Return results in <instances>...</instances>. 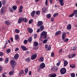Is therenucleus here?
<instances>
[{
	"mask_svg": "<svg viewBox=\"0 0 77 77\" xmlns=\"http://www.w3.org/2000/svg\"><path fill=\"white\" fill-rule=\"evenodd\" d=\"M47 33L46 32L43 31L42 32L41 34V37H43L44 39H45L47 38Z\"/></svg>",
	"mask_w": 77,
	"mask_h": 77,
	"instance_id": "f257e3e1",
	"label": "nucleus"
},
{
	"mask_svg": "<svg viewBox=\"0 0 77 77\" xmlns=\"http://www.w3.org/2000/svg\"><path fill=\"white\" fill-rule=\"evenodd\" d=\"M66 72V70L65 68H63L60 69V72L62 74H65Z\"/></svg>",
	"mask_w": 77,
	"mask_h": 77,
	"instance_id": "f03ea898",
	"label": "nucleus"
},
{
	"mask_svg": "<svg viewBox=\"0 0 77 77\" xmlns=\"http://www.w3.org/2000/svg\"><path fill=\"white\" fill-rule=\"evenodd\" d=\"M66 33L65 32H62V38L63 40L65 39L66 38Z\"/></svg>",
	"mask_w": 77,
	"mask_h": 77,
	"instance_id": "7ed1b4c3",
	"label": "nucleus"
},
{
	"mask_svg": "<svg viewBox=\"0 0 77 77\" xmlns=\"http://www.w3.org/2000/svg\"><path fill=\"white\" fill-rule=\"evenodd\" d=\"M39 66L41 69H44L45 67V64L42 63L40 64Z\"/></svg>",
	"mask_w": 77,
	"mask_h": 77,
	"instance_id": "20e7f679",
	"label": "nucleus"
},
{
	"mask_svg": "<svg viewBox=\"0 0 77 77\" xmlns=\"http://www.w3.org/2000/svg\"><path fill=\"white\" fill-rule=\"evenodd\" d=\"M10 63L13 66H14L16 65V62L14 60H11L10 61Z\"/></svg>",
	"mask_w": 77,
	"mask_h": 77,
	"instance_id": "39448f33",
	"label": "nucleus"
},
{
	"mask_svg": "<svg viewBox=\"0 0 77 77\" xmlns=\"http://www.w3.org/2000/svg\"><path fill=\"white\" fill-rule=\"evenodd\" d=\"M36 57H37V54H34L32 56L31 59L32 60H34L36 58Z\"/></svg>",
	"mask_w": 77,
	"mask_h": 77,
	"instance_id": "423d86ee",
	"label": "nucleus"
},
{
	"mask_svg": "<svg viewBox=\"0 0 77 77\" xmlns=\"http://www.w3.org/2000/svg\"><path fill=\"white\" fill-rule=\"evenodd\" d=\"M6 8L5 7H2L1 9V12L2 13H4V12H6Z\"/></svg>",
	"mask_w": 77,
	"mask_h": 77,
	"instance_id": "0eeeda50",
	"label": "nucleus"
},
{
	"mask_svg": "<svg viewBox=\"0 0 77 77\" xmlns=\"http://www.w3.org/2000/svg\"><path fill=\"white\" fill-rule=\"evenodd\" d=\"M43 24V22L42 21H38L37 23V25L38 27H40Z\"/></svg>",
	"mask_w": 77,
	"mask_h": 77,
	"instance_id": "6e6552de",
	"label": "nucleus"
},
{
	"mask_svg": "<svg viewBox=\"0 0 77 77\" xmlns=\"http://www.w3.org/2000/svg\"><path fill=\"white\" fill-rule=\"evenodd\" d=\"M48 9L47 8L45 7H43L42 9V11L43 12V14L44 13H46V12L47 11Z\"/></svg>",
	"mask_w": 77,
	"mask_h": 77,
	"instance_id": "1a4fd4ad",
	"label": "nucleus"
},
{
	"mask_svg": "<svg viewBox=\"0 0 77 77\" xmlns=\"http://www.w3.org/2000/svg\"><path fill=\"white\" fill-rule=\"evenodd\" d=\"M5 22V24L8 25V26H9L11 24V22L9 20H6Z\"/></svg>",
	"mask_w": 77,
	"mask_h": 77,
	"instance_id": "9d476101",
	"label": "nucleus"
},
{
	"mask_svg": "<svg viewBox=\"0 0 77 77\" xmlns=\"http://www.w3.org/2000/svg\"><path fill=\"white\" fill-rule=\"evenodd\" d=\"M23 21V17H20L19 19L18 20V23L19 24H20L21 23L22 21Z\"/></svg>",
	"mask_w": 77,
	"mask_h": 77,
	"instance_id": "9b49d317",
	"label": "nucleus"
},
{
	"mask_svg": "<svg viewBox=\"0 0 77 77\" xmlns=\"http://www.w3.org/2000/svg\"><path fill=\"white\" fill-rule=\"evenodd\" d=\"M59 2H60V3L61 6H63V5H64L63 0H60Z\"/></svg>",
	"mask_w": 77,
	"mask_h": 77,
	"instance_id": "f8f14e48",
	"label": "nucleus"
},
{
	"mask_svg": "<svg viewBox=\"0 0 77 77\" xmlns=\"http://www.w3.org/2000/svg\"><path fill=\"white\" fill-rule=\"evenodd\" d=\"M27 30L30 33H32L33 32V29L30 28H29Z\"/></svg>",
	"mask_w": 77,
	"mask_h": 77,
	"instance_id": "ddd939ff",
	"label": "nucleus"
},
{
	"mask_svg": "<svg viewBox=\"0 0 77 77\" xmlns=\"http://www.w3.org/2000/svg\"><path fill=\"white\" fill-rule=\"evenodd\" d=\"M74 15L75 14V17H77V10H74L73 11V13Z\"/></svg>",
	"mask_w": 77,
	"mask_h": 77,
	"instance_id": "4468645a",
	"label": "nucleus"
},
{
	"mask_svg": "<svg viewBox=\"0 0 77 77\" xmlns=\"http://www.w3.org/2000/svg\"><path fill=\"white\" fill-rule=\"evenodd\" d=\"M35 11H33L31 12V15L32 17H35Z\"/></svg>",
	"mask_w": 77,
	"mask_h": 77,
	"instance_id": "2eb2a0df",
	"label": "nucleus"
},
{
	"mask_svg": "<svg viewBox=\"0 0 77 77\" xmlns=\"http://www.w3.org/2000/svg\"><path fill=\"white\" fill-rule=\"evenodd\" d=\"M67 30H71V24H69L67 27Z\"/></svg>",
	"mask_w": 77,
	"mask_h": 77,
	"instance_id": "dca6fc26",
	"label": "nucleus"
},
{
	"mask_svg": "<svg viewBox=\"0 0 77 77\" xmlns=\"http://www.w3.org/2000/svg\"><path fill=\"white\" fill-rule=\"evenodd\" d=\"M14 59H17L19 57V55L18 54H16L14 56Z\"/></svg>",
	"mask_w": 77,
	"mask_h": 77,
	"instance_id": "f3484780",
	"label": "nucleus"
},
{
	"mask_svg": "<svg viewBox=\"0 0 77 77\" xmlns=\"http://www.w3.org/2000/svg\"><path fill=\"white\" fill-rule=\"evenodd\" d=\"M21 47L22 50H23V51H26V50H27V48H26V47L23 46H21Z\"/></svg>",
	"mask_w": 77,
	"mask_h": 77,
	"instance_id": "a211bd4d",
	"label": "nucleus"
},
{
	"mask_svg": "<svg viewBox=\"0 0 77 77\" xmlns=\"http://www.w3.org/2000/svg\"><path fill=\"white\" fill-rule=\"evenodd\" d=\"M68 62L67 61L65 60L64 62V66H66V65H68Z\"/></svg>",
	"mask_w": 77,
	"mask_h": 77,
	"instance_id": "6ab92c4d",
	"label": "nucleus"
},
{
	"mask_svg": "<svg viewBox=\"0 0 77 77\" xmlns=\"http://www.w3.org/2000/svg\"><path fill=\"white\" fill-rule=\"evenodd\" d=\"M61 33V31H57L55 34V36H57V35H59Z\"/></svg>",
	"mask_w": 77,
	"mask_h": 77,
	"instance_id": "aec40b11",
	"label": "nucleus"
},
{
	"mask_svg": "<svg viewBox=\"0 0 77 77\" xmlns=\"http://www.w3.org/2000/svg\"><path fill=\"white\" fill-rule=\"evenodd\" d=\"M39 61L40 62H43V61H44V57H40L39 59Z\"/></svg>",
	"mask_w": 77,
	"mask_h": 77,
	"instance_id": "412c9836",
	"label": "nucleus"
},
{
	"mask_svg": "<svg viewBox=\"0 0 77 77\" xmlns=\"http://www.w3.org/2000/svg\"><path fill=\"white\" fill-rule=\"evenodd\" d=\"M23 7L22 6H21L20 7V8L19 9V12H20V13H21V12H22V9H23Z\"/></svg>",
	"mask_w": 77,
	"mask_h": 77,
	"instance_id": "4be33fe9",
	"label": "nucleus"
},
{
	"mask_svg": "<svg viewBox=\"0 0 77 77\" xmlns=\"http://www.w3.org/2000/svg\"><path fill=\"white\" fill-rule=\"evenodd\" d=\"M56 76L57 75L56 73H52L50 76V77H56Z\"/></svg>",
	"mask_w": 77,
	"mask_h": 77,
	"instance_id": "5701e85b",
	"label": "nucleus"
},
{
	"mask_svg": "<svg viewBox=\"0 0 77 77\" xmlns=\"http://www.w3.org/2000/svg\"><path fill=\"white\" fill-rule=\"evenodd\" d=\"M44 26H41L40 27V32H41L44 30Z\"/></svg>",
	"mask_w": 77,
	"mask_h": 77,
	"instance_id": "b1692460",
	"label": "nucleus"
},
{
	"mask_svg": "<svg viewBox=\"0 0 77 77\" xmlns=\"http://www.w3.org/2000/svg\"><path fill=\"white\" fill-rule=\"evenodd\" d=\"M28 41L29 42H31L32 41V37H30L29 38H28Z\"/></svg>",
	"mask_w": 77,
	"mask_h": 77,
	"instance_id": "393cba45",
	"label": "nucleus"
},
{
	"mask_svg": "<svg viewBox=\"0 0 77 77\" xmlns=\"http://www.w3.org/2000/svg\"><path fill=\"white\" fill-rule=\"evenodd\" d=\"M75 66V64H70V67L72 68H74Z\"/></svg>",
	"mask_w": 77,
	"mask_h": 77,
	"instance_id": "a878e982",
	"label": "nucleus"
},
{
	"mask_svg": "<svg viewBox=\"0 0 77 77\" xmlns=\"http://www.w3.org/2000/svg\"><path fill=\"white\" fill-rule=\"evenodd\" d=\"M34 45L35 46H38V42L36 41L34 42Z\"/></svg>",
	"mask_w": 77,
	"mask_h": 77,
	"instance_id": "bb28decb",
	"label": "nucleus"
},
{
	"mask_svg": "<svg viewBox=\"0 0 77 77\" xmlns=\"http://www.w3.org/2000/svg\"><path fill=\"white\" fill-rule=\"evenodd\" d=\"M23 21L24 23H27V19L26 18H23Z\"/></svg>",
	"mask_w": 77,
	"mask_h": 77,
	"instance_id": "cd10ccee",
	"label": "nucleus"
},
{
	"mask_svg": "<svg viewBox=\"0 0 77 77\" xmlns=\"http://www.w3.org/2000/svg\"><path fill=\"white\" fill-rule=\"evenodd\" d=\"M14 73V71H11L9 73V74L10 75H13Z\"/></svg>",
	"mask_w": 77,
	"mask_h": 77,
	"instance_id": "c85d7f7f",
	"label": "nucleus"
},
{
	"mask_svg": "<svg viewBox=\"0 0 77 77\" xmlns=\"http://www.w3.org/2000/svg\"><path fill=\"white\" fill-rule=\"evenodd\" d=\"M12 8L13 10L15 11V10H16L17 9V6H14Z\"/></svg>",
	"mask_w": 77,
	"mask_h": 77,
	"instance_id": "c756f323",
	"label": "nucleus"
},
{
	"mask_svg": "<svg viewBox=\"0 0 77 77\" xmlns=\"http://www.w3.org/2000/svg\"><path fill=\"white\" fill-rule=\"evenodd\" d=\"M15 32L16 33H20V30L17 29H16L15 30Z\"/></svg>",
	"mask_w": 77,
	"mask_h": 77,
	"instance_id": "7c9ffc66",
	"label": "nucleus"
},
{
	"mask_svg": "<svg viewBox=\"0 0 77 77\" xmlns=\"http://www.w3.org/2000/svg\"><path fill=\"white\" fill-rule=\"evenodd\" d=\"M58 13H54V14H53V17H57V15H58Z\"/></svg>",
	"mask_w": 77,
	"mask_h": 77,
	"instance_id": "2f4dec72",
	"label": "nucleus"
},
{
	"mask_svg": "<svg viewBox=\"0 0 77 77\" xmlns=\"http://www.w3.org/2000/svg\"><path fill=\"white\" fill-rule=\"evenodd\" d=\"M6 51L7 53L8 54V53H9L10 52H11V50L10 49H8L6 50Z\"/></svg>",
	"mask_w": 77,
	"mask_h": 77,
	"instance_id": "473e14b6",
	"label": "nucleus"
},
{
	"mask_svg": "<svg viewBox=\"0 0 77 77\" xmlns=\"http://www.w3.org/2000/svg\"><path fill=\"white\" fill-rule=\"evenodd\" d=\"M15 36V39L16 40H17L19 39V37L18 35H16Z\"/></svg>",
	"mask_w": 77,
	"mask_h": 77,
	"instance_id": "72a5a7b5",
	"label": "nucleus"
},
{
	"mask_svg": "<svg viewBox=\"0 0 77 77\" xmlns=\"http://www.w3.org/2000/svg\"><path fill=\"white\" fill-rule=\"evenodd\" d=\"M77 49V48L76 46H74L73 47V51H75Z\"/></svg>",
	"mask_w": 77,
	"mask_h": 77,
	"instance_id": "f704fd0d",
	"label": "nucleus"
},
{
	"mask_svg": "<svg viewBox=\"0 0 77 77\" xmlns=\"http://www.w3.org/2000/svg\"><path fill=\"white\" fill-rule=\"evenodd\" d=\"M47 17L48 18L50 19V18H51V15L50 14H47Z\"/></svg>",
	"mask_w": 77,
	"mask_h": 77,
	"instance_id": "c9c22d12",
	"label": "nucleus"
},
{
	"mask_svg": "<svg viewBox=\"0 0 77 77\" xmlns=\"http://www.w3.org/2000/svg\"><path fill=\"white\" fill-rule=\"evenodd\" d=\"M58 68L57 67H54L53 68V70L54 71H57Z\"/></svg>",
	"mask_w": 77,
	"mask_h": 77,
	"instance_id": "e433bc0d",
	"label": "nucleus"
},
{
	"mask_svg": "<svg viewBox=\"0 0 77 77\" xmlns=\"http://www.w3.org/2000/svg\"><path fill=\"white\" fill-rule=\"evenodd\" d=\"M6 4V1L5 0H3L2 1V5H5Z\"/></svg>",
	"mask_w": 77,
	"mask_h": 77,
	"instance_id": "4c0bfd02",
	"label": "nucleus"
},
{
	"mask_svg": "<svg viewBox=\"0 0 77 77\" xmlns=\"http://www.w3.org/2000/svg\"><path fill=\"white\" fill-rule=\"evenodd\" d=\"M8 62H9V59L7 58L5 59V63H8Z\"/></svg>",
	"mask_w": 77,
	"mask_h": 77,
	"instance_id": "58836bf2",
	"label": "nucleus"
},
{
	"mask_svg": "<svg viewBox=\"0 0 77 77\" xmlns=\"http://www.w3.org/2000/svg\"><path fill=\"white\" fill-rule=\"evenodd\" d=\"M28 41L27 40H25L23 42L25 44H27Z\"/></svg>",
	"mask_w": 77,
	"mask_h": 77,
	"instance_id": "ea45409f",
	"label": "nucleus"
},
{
	"mask_svg": "<svg viewBox=\"0 0 77 77\" xmlns=\"http://www.w3.org/2000/svg\"><path fill=\"white\" fill-rule=\"evenodd\" d=\"M28 71H29V69L28 68H26L25 69V73H27V72H28Z\"/></svg>",
	"mask_w": 77,
	"mask_h": 77,
	"instance_id": "a19ab883",
	"label": "nucleus"
},
{
	"mask_svg": "<svg viewBox=\"0 0 77 77\" xmlns=\"http://www.w3.org/2000/svg\"><path fill=\"white\" fill-rule=\"evenodd\" d=\"M34 36L35 39H36V38H37V37H38V35H37V34H35Z\"/></svg>",
	"mask_w": 77,
	"mask_h": 77,
	"instance_id": "79ce46f5",
	"label": "nucleus"
},
{
	"mask_svg": "<svg viewBox=\"0 0 77 77\" xmlns=\"http://www.w3.org/2000/svg\"><path fill=\"white\" fill-rule=\"evenodd\" d=\"M71 76L72 77H75V74L74 73H72L71 74Z\"/></svg>",
	"mask_w": 77,
	"mask_h": 77,
	"instance_id": "37998d69",
	"label": "nucleus"
},
{
	"mask_svg": "<svg viewBox=\"0 0 77 77\" xmlns=\"http://www.w3.org/2000/svg\"><path fill=\"white\" fill-rule=\"evenodd\" d=\"M74 16V14H73V13L72 14H71L69 16V17H72Z\"/></svg>",
	"mask_w": 77,
	"mask_h": 77,
	"instance_id": "c03bdc74",
	"label": "nucleus"
},
{
	"mask_svg": "<svg viewBox=\"0 0 77 77\" xmlns=\"http://www.w3.org/2000/svg\"><path fill=\"white\" fill-rule=\"evenodd\" d=\"M36 15H38L40 14V11H36Z\"/></svg>",
	"mask_w": 77,
	"mask_h": 77,
	"instance_id": "a18cd8bd",
	"label": "nucleus"
},
{
	"mask_svg": "<svg viewBox=\"0 0 77 77\" xmlns=\"http://www.w3.org/2000/svg\"><path fill=\"white\" fill-rule=\"evenodd\" d=\"M32 22H33V20L31 19L29 21V24H32Z\"/></svg>",
	"mask_w": 77,
	"mask_h": 77,
	"instance_id": "49530a36",
	"label": "nucleus"
},
{
	"mask_svg": "<svg viewBox=\"0 0 77 77\" xmlns=\"http://www.w3.org/2000/svg\"><path fill=\"white\" fill-rule=\"evenodd\" d=\"M26 60L27 62H30V58H28L26 59Z\"/></svg>",
	"mask_w": 77,
	"mask_h": 77,
	"instance_id": "de8ad7c7",
	"label": "nucleus"
},
{
	"mask_svg": "<svg viewBox=\"0 0 77 77\" xmlns=\"http://www.w3.org/2000/svg\"><path fill=\"white\" fill-rule=\"evenodd\" d=\"M54 52H52L51 54V57H54Z\"/></svg>",
	"mask_w": 77,
	"mask_h": 77,
	"instance_id": "09e8293b",
	"label": "nucleus"
},
{
	"mask_svg": "<svg viewBox=\"0 0 77 77\" xmlns=\"http://www.w3.org/2000/svg\"><path fill=\"white\" fill-rule=\"evenodd\" d=\"M69 40V39L68 38H66L64 39V42H68V41Z\"/></svg>",
	"mask_w": 77,
	"mask_h": 77,
	"instance_id": "8fccbe9b",
	"label": "nucleus"
},
{
	"mask_svg": "<svg viewBox=\"0 0 77 77\" xmlns=\"http://www.w3.org/2000/svg\"><path fill=\"white\" fill-rule=\"evenodd\" d=\"M45 5L48 6V0H46L45 2Z\"/></svg>",
	"mask_w": 77,
	"mask_h": 77,
	"instance_id": "3c124183",
	"label": "nucleus"
},
{
	"mask_svg": "<svg viewBox=\"0 0 77 77\" xmlns=\"http://www.w3.org/2000/svg\"><path fill=\"white\" fill-rule=\"evenodd\" d=\"M47 42V39H45L43 41V43L44 44H45V43H46V42Z\"/></svg>",
	"mask_w": 77,
	"mask_h": 77,
	"instance_id": "603ef678",
	"label": "nucleus"
},
{
	"mask_svg": "<svg viewBox=\"0 0 77 77\" xmlns=\"http://www.w3.org/2000/svg\"><path fill=\"white\" fill-rule=\"evenodd\" d=\"M23 72L24 71L23 70H21L19 73V75H21V74H22L23 73Z\"/></svg>",
	"mask_w": 77,
	"mask_h": 77,
	"instance_id": "864d4df0",
	"label": "nucleus"
},
{
	"mask_svg": "<svg viewBox=\"0 0 77 77\" xmlns=\"http://www.w3.org/2000/svg\"><path fill=\"white\" fill-rule=\"evenodd\" d=\"M48 50L50 51L51 50V46L50 45H49L48 46Z\"/></svg>",
	"mask_w": 77,
	"mask_h": 77,
	"instance_id": "5fc2aeb1",
	"label": "nucleus"
},
{
	"mask_svg": "<svg viewBox=\"0 0 77 77\" xmlns=\"http://www.w3.org/2000/svg\"><path fill=\"white\" fill-rule=\"evenodd\" d=\"M3 71V69L2 67L0 66V72H2Z\"/></svg>",
	"mask_w": 77,
	"mask_h": 77,
	"instance_id": "6e6d98bb",
	"label": "nucleus"
},
{
	"mask_svg": "<svg viewBox=\"0 0 77 77\" xmlns=\"http://www.w3.org/2000/svg\"><path fill=\"white\" fill-rule=\"evenodd\" d=\"M9 11L10 12H13V10L12 8H9Z\"/></svg>",
	"mask_w": 77,
	"mask_h": 77,
	"instance_id": "4d7b16f0",
	"label": "nucleus"
},
{
	"mask_svg": "<svg viewBox=\"0 0 77 77\" xmlns=\"http://www.w3.org/2000/svg\"><path fill=\"white\" fill-rule=\"evenodd\" d=\"M75 56V54H72V55H71L72 57H74Z\"/></svg>",
	"mask_w": 77,
	"mask_h": 77,
	"instance_id": "13d9d810",
	"label": "nucleus"
},
{
	"mask_svg": "<svg viewBox=\"0 0 77 77\" xmlns=\"http://www.w3.org/2000/svg\"><path fill=\"white\" fill-rule=\"evenodd\" d=\"M3 53L2 52H0V56H3Z\"/></svg>",
	"mask_w": 77,
	"mask_h": 77,
	"instance_id": "bf43d9fd",
	"label": "nucleus"
},
{
	"mask_svg": "<svg viewBox=\"0 0 77 77\" xmlns=\"http://www.w3.org/2000/svg\"><path fill=\"white\" fill-rule=\"evenodd\" d=\"M18 50H19V48H16L15 50V51H18Z\"/></svg>",
	"mask_w": 77,
	"mask_h": 77,
	"instance_id": "052dcab7",
	"label": "nucleus"
},
{
	"mask_svg": "<svg viewBox=\"0 0 77 77\" xmlns=\"http://www.w3.org/2000/svg\"><path fill=\"white\" fill-rule=\"evenodd\" d=\"M51 20L52 22L54 21V18L52 17L51 18Z\"/></svg>",
	"mask_w": 77,
	"mask_h": 77,
	"instance_id": "680f3d73",
	"label": "nucleus"
},
{
	"mask_svg": "<svg viewBox=\"0 0 77 77\" xmlns=\"http://www.w3.org/2000/svg\"><path fill=\"white\" fill-rule=\"evenodd\" d=\"M2 2L0 1V8H2Z\"/></svg>",
	"mask_w": 77,
	"mask_h": 77,
	"instance_id": "e2e57ef3",
	"label": "nucleus"
},
{
	"mask_svg": "<svg viewBox=\"0 0 77 77\" xmlns=\"http://www.w3.org/2000/svg\"><path fill=\"white\" fill-rule=\"evenodd\" d=\"M39 31H41L40 30V29H38L37 31V32L38 33V32H39Z\"/></svg>",
	"mask_w": 77,
	"mask_h": 77,
	"instance_id": "0e129e2a",
	"label": "nucleus"
},
{
	"mask_svg": "<svg viewBox=\"0 0 77 77\" xmlns=\"http://www.w3.org/2000/svg\"><path fill=\"white\" fill-rule=\"evenodd\" d=\"M62 49H61L59 51V53H61V52H62Z\"/></svg>",
	"mask_w": 77,
	"mask_h": 77,
	"instance_id": "69168bd1",
	"label": "nucleus"
},
{
	"mask_svg": "<svg viewBox=\"0 0 77 77\" xmlns=\"http://www.w3.org/2000/svg\"><path fill=\"white\" fill-rule=\"evenodd\" d=\"M40 69L38 68L37 69V72H40Z\"/></svg>",
	"mask_w": 77,
	"mask_h": 77,
	"instance_id": "338daca9",
	"label": "nucleus"
},
{
	"mask_svg": "<svg viewBox=\"0 0 77 77\" xmlns=\"http://www.w3.org/2000/svg\"><path fill=\"white\" fill-rule=\"evenodd\" d=\"M2 60H3V59L2 58H0V61L1 62H2Z\"/></svg>",
	"mask_w": 77,
	"mask_h": 77,
	"instance_id": "774afa93",
	"label": "nucleus"
}]
</instances>
